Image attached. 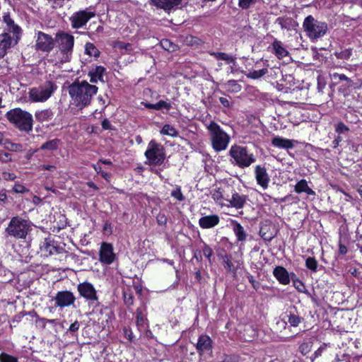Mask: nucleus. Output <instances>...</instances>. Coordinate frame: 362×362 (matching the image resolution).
I'll list each match as a JSON object with an SVG mask.
<instances>
[{
	"instance_id": "1",
	"label": "nucleus",
	"mask_w": 362,
	"mask_h": 362,
	"mask_svg": "<svg viewBox=\"0 0 362 362\" xmlns=\"http://www.w3.org/2000/svg\"><path fill=\"white\" fill-rule=\"evenodd\" d=\"M23 32L22 28L15 22L11 12H4L0 26V59L4 58L9 49L19 43Z\"/></svg>"
},
{
	"instance_id": "2",
	"label": "nucleus",
	"mask_w": 362,
	"mask_h": 362,
	"mask_svg": "<svg viewBox=\"0 0 362 362\" xmlns=\"http://www.w3.org/2000/svg\"><path fill=\"white\" fill-rule=\"evenodd\" d=\"M98 88L95 85L90 84L86 81H76L68 87L69 95L71 98V109L81 111L88 107L96 95Z\"/></svg>"
},
{
	"instance_id": "3",
	"label": "nucleus",
	"mask_w": 362,
	"mask_h": 362,
	"mask_svg": "<svg viewBox=\"0 0 362 362\" xmlns=\"http://www.w3.org/2000/svg\"><path fill=\"white\" fill-rule=\"evenodd\" d=\"M233 185H226L219 187L214 194V199L221 206L243 209L249 201L248 195L241 193Z\"/></svg>"
},
{
	"instance_id": "4",
	"label": "nucleus",
	"mask_w": 362,
	"mask_h": 362,
	"mask_svg": "<svg viewBox=\"0 0 362 362\" xmlns=\"http://www.w3.org/2000/svg\"><path fill=\"white\" fill-rule=\"evenodd\" d=\"M33 223L20 216H13L5 228L6 238L15 240H23L25 243H30L31 239L30 235L33 230Z\"/></svg>"
},
{
	"instance_id": "5",
	"label": "nucleus",
	"mask_w": 362,
	"mask_h": 362,
	"mask_svg": "<svg viewBox=\"0 0 362 362\" xmlns=\"http://www.w3.org/2000/svg\"><path fill=\"white\" fill-rule=\"evenodd\" d=\"M5 117L8 122L21 132L30 134L33 128V115L21 107L8 110Z\"/></svg>"
},
{
	"instance_id": "6",
	"label": "nucleus",
	"mask_w": 362,
	"mask_h": 362,
	"mask_svg": "<svg viewBox=\"0 0 362 362\" xmlns=\"http://www.w3.org/2000/svg\"><path fill=\"white\" fill-rule=\"evenodd\" d=\"M228 155L230 157V163L242 169L250 167L256 161L255 155L247 146L234 144L231 146Z\"/></svg>"
},
{
	"instance_id": "7",
	"label": "nucleus",
	"mask_w": 362,
	"mask_h": 362,
	"mask_svg": "<svg viewBox=\"0 0 362 362\" xmlns=\"http://www.w3.org/2000/svg\"><path fill=\"white\" fill-rule=\"evenodd\" d=\"M206 128L210 133L214 150L216 152L226 150L230 141L229 135L214 121H211Z\"/></svg>"
},
{
	"instance_id": "8",
	"label": "nucleus",
	"mask_w": 362,
	"mask_h": 362,
	"mask_svg": "<svg viewBox=\"0 0 362 362\" xmlns=\"http://www.w3.org/2000/svg\"><path fill=\"white\" fill-rule=\"evenodd\" d=\"M57 85L51 80L45 81L38 86L30 88L28 97L32 103H44L57 90Z\"/></svg>"
},
{
	"instance_id": "9",
	"label": "nucleus",
	"mask_w": 362,
	"mask_h": 362,
	"mask_svg": "<svg viewBox=\"0 0 362 362\" xmlns=\"http://www.w3.org/2000/svg\"><path fill=\"white\" fill-rule=\"evenodd\" d=\"M146 158V164L148 165H161L166 159V151L164 146L155 139H151L144 152Z\"/></svg>"
},
{
	"instance_id": "10",
	"label": "nucleus",
	"mask_w": 362,
	"mask_h": 362,
	"mask_svg": "<svg viewBox=\"0 0 362 362\" xmlns=\"http://www.w3.org/2000/svg\"><path fill=\"white\" fill-rule=\"evenodd\" d=\"M303 27L312 42L323 37L328 30L327 23L319 21L311 15L304 19Z\"/></svg>"
},
{
	"instance_id": "11",
	"label": "nucleus",
	"mask_w": 362,
	"mask_h": 362,
	"mask_svg": "<svg viewBox=\"0 0 362 362\" xmlns=\"http://www.w3.org/2000/svg\"><path fill=\"white\" fill-rule=\"evenodd\" d=\"M55 43L57 44L61 54L69 61L74 50V37L66 32L59 31L56 33Z\"/></svg>"
},
{
	"instance_id": "12",
	"label": "nucleus",
	"mask_w": 362,
	"mask_h": 362,
	"mask_svg": "<svg viewBox=\"0 0 362 362\" xmlns=\"http://www.w3.org/2000/svg\"><path fill=\"white\" fill-rule=\"evenodd\" d=\"M62 250L63 248L58 245L57 241H55L51 237L45 238L40 243V253L42 257H48L54 255L59 254Z\"/></svg>"
},
{
	"instance_id": "13",
	"label": "nucleus",
	"mask_w": 362,
	"mask_h": 362,
	"mask_svg": "<svg viewBox=\"0 0 362 362\" xmlns=\"http://www.w3.org/2000/svg\"><path fill=\"white\" fill-rule=\"evenodd\" d=\"M95 16L94 11L87 10H81L74 13L69 18L72 28L78 29L83 27Z\"/></svg>"
},
{
	"instance_id": "14",
	"label": "nucleus",
	"mask_w": 362,
	"mask_h": 362,
	"mask_svg": "<svg viewBox=\"0 0 362 362\" xmlns=\"http://www.w3.org/2000/svg\"><path fill=\"white\" fill-rule=\"evenodd\" d=\"M35 47L36 49L42 52L49 53L54 47L55 37L39 31L37 34Z\"/></svg>"
},
{
	"instance_id": "15",
	"label": "nucleus",
	"mask_w": 362,
	"mask_h": 362,
	"mask_svg": "<svg viewBox=\"0 0 362 362\" xmlns=\"http://www.w3.org/2000/svg\"><path fill=\"white\" fill-rule=\"evenodd\" d=\"M52 300L54 301V308H64L74 305L76 298L71 291L66 290L58 291L52 298Z\"/></svg>"
},
{
	"instance_id": "16",
	"label": "nucleus",
	"mask_w": 362,
	"mask_h": 362,
	"mask_svg": "<svg viewBox=\"0 0 362 362\" xmlns=\"http://www.w3.org/2000/svg\"><path fill=\"white\" fill-rule=\"evenodd\" d=\"M116 259V255L114 252V247L112 243L103 242L99 250V261L103 264L110 265L112 264Z\"/></svg>"
},
{
	"instance_id": "17",
	"label": "nucleus",
	"mask_w": 362,
	"mask_h": 362,
	"mask_svg": "<svg viewBox=\"0 0 362 362\" xmlns=\"http://www.w3.org/2000/svg\"><path fill=\"white\" fill-rule=\"evenodd\" d=\"M77 291L81 297L86 300L97 301L98 296L93 285L88 281H83L77 286Z\"/></svg>"
},
{
	"instance_id": "18",
	"label": "nucleus",
	"mask_w": 362,
	"mask_h": 362,
	"mask_svg": "<svg viewBox=\"0 0 362 362\" xmlns=\"http://www.w3.org/2000/svg\"><path fill=\"white\" fill-rule=\"evenodd\" d=\"M213 340L206 334H202L199 336L197 342L195 344L197 352L199 356H202L205 354H211L213 350Z\"/></svg>"
},
{
	"instance_id": "19",
	"label": "nucleus",
	"mask_w": 362,
	"mask_h": 362,
	"mask_svg": "<svg viewBox=\"0 0 362 362\" xmlns=\"http://www.w3.org/2000/svg\"><path fill=\"white\" fill-rule=\"evenodd\" d=\"M216 256L223 262V267L227 272L235 274L237 273L238 267H235L232 262V256L228 254L226 250L223 247H218L216 249Z\"/></svg>"
},
{
	"instance_id": "20",
	"label": "nucleus",
	"mask_w": 362,
	"mask_h": 362,
	"mask_svg": "<svg viewBox=\"0 0 362 362\" xmlns=\"http://www.w3.org/2000/svg\"><path fill=\"white\" fill-rule=\"evenodd\" d=\"M255 175L257 183L263 189H267L270 182V177L265 166L260 165H256L255 168Z\"/></svg>"
},
{
	"instance_id": "21",
	"label": "nucleus",
	"mask_w": 362,
	"mask_h": 362,
	"mask_svg": "<svg viewBox=\"0 0 362 362\" xmlns=\"http://www.w3.org/2000/svg\"><path fill=\"white\" fill-rule=\"evenodd\" d=\"M220 223V217L217 214L206 215L199 219V226L202 229L214 228Z\"/></svg>"
},
{
	"instance_id": "22",
	"label": "nucleus",
	"mask_w": 362,
	"mask_h": 362,
	"mask_svg": "<svg viewBox=\"0 0 362 362\" xmlns=\"http://www.w3.org/2000/svg\"><path fill=\"white\" fill-rule=\"evenodd\" d=\"M150 1L151 4L165 11H170L182 3V0H150Z\"/></svg>"
},
{
	"instance_id": "23",
	"label": "nucleus",
	"mask_w": 362,
	"mask_h": 362,
	"mask_svg": "<svg viewBox=\"0 0 362 362\" xmlns=\"http://www.w3.org/2000/svg\"><path fill=\"white\" fill-rule=\"evenodd\" d=\"M273 275L279 284L288 285L290 284V274L282 266H276L273 270Z\"/></svg>"
},
{
	"instance_id": "24",
	"label": "nucleus",
	"mask_w": 362,
	"mask_h": 362,
	"mask_svg": "<svg viewBox=\"0 0 362 362\" xmlns=\"http://www.w3.org/2000/svg\"><path fill=\"white\" fill-rule=\"evenodd\" d=\"M271 52L279 59H281L285 57H287L289 54L288 51L284 47L283 43L277 40L274 39L271 45Z\"/></svg>"
},
{
	"instance_id": "25",
	"label": "nucleus",
	"mask_w": 362,
	"mask_h": 362,
	"mask_svg": "<svg viewBox=\"0 0 362 362\" xmlns=\"http://www.w3.org/2000/svg\"><path fill=\"white\" fill-rule=\"evenodd\" d=\"M106 71V69L103 66H96L95 69H93L88 71V76H90V82L96 83L98 81L104 83L103 79L104 74Z\"/></svg>"
},
{
	"instance_id": "26",
	"label": "nucleus",
	"mask_w": 362,
	"mask_h": 362,
	"mask_svg": "<svg viewBox=\"0 0 362 362\" xmlns=\"http://www.w3.org/2000/svg\"><path fill=\"white\" fill-rule=\"evenodd\" d=\"M294 191L297 194L306 193L308 196H315V192L308 185V182L305 179H301L294 186Z\"/></svg>"
},
{
	"instance_id": "27",
	"label": "nucleus",
	"mask_w": 362,
	"mask_h": 362,
	"mask_svg": "<svg viewBox=\"0 0 362 362\" xmlns=\"http://www.w3.org/2000/svg\"><path fill=\"white\" fill-rule=\"evenodd\" d=\"M233 226V231L238 242H244L247 240V234L243 226L237 221L233 220L231 221Z\"/></svg>"
},
{
	"instance_id": "28",
	"label": "nucleus",
	"mask_w": 362,
	"mask_h": 362,
	"mask_svg": "<svg viewBox=\"0 0 362 362\" xmlns=\"http://www.w3.org/2000/svg\"><path fill=\"white\" fill-rule=\"evenodd\" d=\"M272 145L274 147L284 149H290L294 146L292 140L279 136L272 139Z\"/></svg>"
},
{
	"instance_id": "29",
	"label": "nucleus",
	"mask_w": 362,
	"mask_h": 362,
	"mask_svg": "<svg viewBox=\"0 0 362 362\" xmlns=\"http://www.w3.org/2000/svg\"><path fill=\"white\" fill-rule=\"evenodd\" d=\"M141 105L149 110H161L163 109H165L166 110H169L172 108L171 103L164 100H159L155 104L148 102H141Z\"/></svg>"
},
{
	"instance_id": "30",
	"label": "nucleus",
	"mask_w": 362,
	"mask_h": 362,
	"mask_svg": "<svg viewBox=\"0 0 362 362\" xmlns=\"http://www.w3.org/2000/svg\"><path fill=\"white\" fill-rule=\"evenodd\" d=\"M35 116L39 122L42 123L51 120L54 117V112L50 108H47L37 111Z\"/></svg>"
},
{
	"instance_id": "31",
	"label": "nucleus",
	"mask_w": 362,
	"mask_h": 362,
	"mask_svg": "<svg viewBox=\"0 0 362 362\" xmlns=\"http://www.w3.org/2000/svg\"><path fill=\"white\" fill-rule=\"evenodd\" d=\"M146 311V308L144 304L141 307H139L136 310V324L137 327H144L145 324V321L147 320L146 317L145 313Z\"/></svg>"
},
{
	"instance_id": "32",
	"label": "nucleus",
	"mask_w": 362,
	"mask_h": 362,
	"mask_svg": "<svg viewBox=\"0 0 362 362\" xmlns=\"http://www.w3.org/2000/svg\"><path fill=\"white\" fill-rule=\"evenodd\" d=\"M275 23L279 25L282 30H290L295 21L290 17L282 16L278 17Z\"/></svg>"
},
{
	"instance_id": "33",
	"label": "nucleus",
	"mask_w": 362,
	"mask_h": 362,
	"mask_svg": "<svg viewBox=\"0 0 362 362\" xmlns=\"http://www.w3.org/2000/svg\"><path fill=\"white\" fill-rule=\"evenodd\" d=\"M160 133L162 135H166L171 137H177L179 136L178 130L169 124H164L160 129Z\"/></svg>"
},
{
	"instance_id": "34",
	"label": "nucleus",
	"mask_w": 362,
	"mask_h": 362,
	"mask_svg": "<svg viewBox=\"0 0 362 362\" xmlns=\"http://www.w3.org/2000/svg\"><path fill=\"white\" fill-rule=\"evenodd\" d=\"M287 320L291 326L297 327L301 323L303 318L300 317L296 311H289V313L287 315Z\"/></svg>"
},
{
	"instance_id": "35",
	"label": "nucleus",
	"mask_w": 362,
	"mask_h": 362,
	"mask_svg": "<svg viewBox=\"0 0 362 362\" xmlns=\"http://www.w3.org/2000/svg\"><path fill=\"white\" fill-rule=\"evenodd\" d=\"M209 54L214 57L217 60H223L227 64H231L234 62V58L232 56L228 55L225 52H209Z\"/></svg>"
},
{
	"instance_id": "36",
	"label": "nucleus",
	"mask_w": 362,
	"mask_h": 362,
	"mask_svg": "<svg viewBox=\"0 0 362 362\" xmlns=\"http://www.w3.org/2000/svg\"><path fill=\"white\" fill-rule=\"evenodd\" d=\"M61 141L59 139H54L52 140L47 141L42 144L40 150H49L55 151L58 148Z\"/></svg>"
},
{
	"instance_id": "37",
	"label": "nucleus",
	"mask_w": 362,
	"mask_h": 362,
	"mask_svg": "<svg viewBox=\"0 0 362 362\" xmlns=\"http://www.w3.org/2000/svg\"><path fill=\"white\" fill-rule=\"evenodd\" d=\"M268 72V69L267 68H263L260 69H250L248 71V73L246 74L247 78L252 79H258L262 77Z\"/></svg>"
},
{
	"instance_id": "38",
	"label": "nucleus",
	"mask_w": 362,
	"mask_h": 362,
	"mask_svg": "<svg viewBox=\"0 0 362 362\" xmlns=\"http://www.w3.org/2000/svg\"><path fill=\"white\" fill-rule=\"evenodd\" d=\"M85 53L95 58L98 57L100 54L99 49L95 46V45L90 42H86L85 45Z\"/></svg>"
},
{
	"instance_id": "39",
	"label": "nucleus",
	"mask_w": 362,
	"mask_h": 362,
	"mask_svg": "<svg viewBox=\"0 0 362 362\" xmlns=\"http://www.w3.org/2000/svg\"><path fill=\"white\" fill-rule=\"evenodd\" d=\"M4 146L7 150L10 151L21 152L23 151L22 144L13 143L8 139H6Z\"/></svg>"
},
{
	"instance_id": "40",
	"label": "nucleus",
	"mask_w": 362,
	"mask_h": 362,
	"mask_svg": "<svg viewBox=\"0 0 362 362\" xmlns=\"http://www.w3.org/2000/svg\"><path fill=\"white\" fill-rule=\"evenodd\" d=\"M262 2H264V0H238V6L243 10H247Z\"/></svg>"
},
{
	"instance_id": "41",
	"label": "nucleus",
	"mask_w": 362,
	"mask_h": 362,
	"mask_svg": "<svg viewBox=\"0 0 362 362\" xmlns=\"http://www.w3.org/2000/svg\"><path fill=\"white\" fill-rule=\"evenodd\" d=\"M305 267L308 269L310 270L312 272L315 273L318 271V262L313 257H308L305 259Z\"/></svg>"
},
{
	"instance_id": "42",
	"label": "nucleus",
	"mask_w": 362,
	"mask_h": 362,
	"mask_svg": "<svg viewBox=\"0 0 362 362\" xmlns=\"http://www.w3.org/2000/svg\"><path fill=\"white\" fill-rule=\"evenodd\" d=\"M160 43V46L165 50H166L169 52H173L176 51L178 48V46L176 44L173 43L168 39H163Z\"/></svg>"
},
{
	"instance_id": "43",
	"label": "nucleus",
	"mask_w": 362,
	"mask_h": 362,
	"mask_svg": "<svg viewBox=\"0 0 362 362\" xmlns=\"http://www.w3.org/2000/svg\"><path fill=\"white\" fill-rule=\"evenodd\" d=\"M226 88L231 93H238L241 90V86L235 80H229L225 83Z\"/></svg>"
},
{
	"instance_id": "44",
	"label": "nucleus",
	"mask_w": 362,
	"mask_h": 362,
	"mask_svg": "<svg viewBox=\"0 0 362 362\" xmlns=\"http://www.w3.org/2000/svg\"><path fill=\"white\" fill-rule=\"evenodd\" d=\"M123 300L124 304L129 307L134 304V295L130 289L124 290L122 292Z\"/></svg>"
},
{
	"instance_id": "45",
	"label": "nucleus",
	"mask_w": 362,
	"mask_h": 362,
	"mask_svg": "<svg viewBox=\"0 0 362 362\" xmlns=\"http://www.w3.org/2000/svg\"><path fill=\"white\" fill-rule=\"evenodd\" d=\"M29 192V189L27 188L24 185L20 183L19 182H16L10 190V192L16 193V194H25Z\"/></svg>"
},
{
	"instance_id": "46",
	"label": "nucleus",
	"mask_w": 362,
	"mask_h": 362,
	"mask_svg": "<svg viewBox=\"0 0 362 362\" xmlns=\"http://www.w3.org/2000/svg\"><path fill=\"white\" fill-rule=\"evenodd\" d=\"M313 347V341H303L302 344L299 346V351L300 354L303 356H306L308 354H309Z\"/></svg>"
},
{
	"instance_id": "47",
	"label": "nucleus",
	"mask_w": 362,
	"mask_h": 362,
	"mask_svg": "<svg viewBox=\"0 0 362 362\" xmlns=\"http://www.w3.org/2000/svg\"><path fill=\"white\" fill-rule=\"evenodd\" d=\"M202 252L203 255L208 259L209 262H211V257L214 254L212 248L206 243H203Z\"/></svg>"
},
{
	"instance_id": "48",
	"label": "nucleus",
	"mask_w": 362,
	"mask_h": 362,
	"mask_svg": "<svg viewBox=\"0 0 362 362\" xmlns=\"http://www.w3.org/2000/svg\"><path fill=\"white\" fill-rule=\"evenodd\" d=\"M0 362H18V358L6 352H1L0 354Z\"/></svg>"
},
{
	"instance_id": "49",
	"label": "nucleus",
	"mask_w": 362,
	"mask_h": 362,
	"mask_svg": "<svg viewBox=\"0 0 362 362\" xmlns=\"http://www.w3.org/2000/svg\"><path fill=\"white\" fill-rule=\"evenodd\" d=\"M335 132L339 135L349 131V127L344 122H339L334 125Z\"/></svg>"
},
{
	"instance_id": "50",
	"label": "nucleus",
	"mask_w": 362,
	"mask_h": 362,
	"mask_svg": "<svg viewBox=\"0 0 362 362\" xmlns=\"http://www.w3.org/2000/svg\"><path fill=\"white\" fill-rule=\"evenodd\" d=\"M122 332L124 338H126L129 342L133 341L134 336L130 327H124Z\"/></svg>"
},
{
	"instance_id": "51",
	"label": "nucleus",
	"mask_w": 362,
	"mask_h": 362,
	"mask_svg": "<svg viewBox=\"0 0 362 362\" xmlns=\"http://www.w3.org/2000/svg\"><path fill=\"white\" fill-rule=\"evenodd\" d=\"M327 345L324 344L323 345L320 346L310 356V360L312 361H314L316 358H319L322 356L324 351L327 349Z\"/></svg>"
},
{
	"instance_id": "52",
	"label": "nucleus",
	"mask_w": 362,
	"mask_h": 362,
	"mask_svg": "<svg viewBox=\"0 0 362 362\" xmlns=\"http://www.w3.org/2000/svg\"><path fill=\"white\" fill-rule=\"evenodd\" d=\"M171 196L180 202L185 200V197L180 187H177L171 192Z\"/></svg>"
},
{
	"instance_id": "53",
	"label": "nucleus",
	"mask_w": 362,
	"mask_h": 362,
	"mask_svg": "<svg viewBox=\"0 0 362 362\" xmlns=\"http://www.w3.org/2000/svg\"><path fill=\"white\" fill-rule=\"evenodd\" d=\"M333 76L334 79L338 78L339 81H346L348 87H351L353 86V81L351 78H348L345 74H334Z\"/></svg>"
},
{
	"instance_id": "54",
	"label": "nucleus",
	"mask_w": 362,
	"mask_h": 362,
	"mask_svg": "<svg viewBox=\"0 0 362 362\" xmlns=\"http://www.w3.org/2000/svg\"><path fill=\"white\" fill-rule=\"evenodd\" d=\"M16 177V175L13 173H10L6 170L1 173V178L5 181H14Z\"/></svg>"
},
{
	"instance_id": "55",
	"label": "nucleus",
	"mask_w": 362,
	"mask_h": 362,
	"mask_svg": "<svg viewBox=\"0 0 362 362\" xmlns=\"http://www.w3.org/2000/svg\"><path fill=\"white\" fill-rule=\"evenodd\" d=\"M295 288L300 293H305L306 295L310 296V293L308 290H306L304 283L301 281V284H299L298 282H296V284H293Z\"/></svg>"
},
{
	"instance_id": "56",
	"label": "nucleus",
	"mask_w": 362,
	"mask_h": 362,
	"mask_svg": "<svg viewBox=\"0 0 362 362\" xmlns=\"http://www.w3.org/2000/svg\"><path fill=\"white\" fill-rule=\"evenodd\" d=\"M247 278L249 282L251 284L252 288L255 291H257L260 287V283L259 281H256L255 277L250 274H248V275L247 276Z\"/></svg>"
},
{
	"instance_id": "57",
	"label": "nucleus",
	"mask_w": 362,
	"mask_h": 362,
	"mask_svg": "<svg viewBox=\"0 0 362 362\" xmlns=\"http://www.w3.org/2000/svg\"><path fill=\"white\" fill-rule=\"evenodd\" d=\"M167 217L164 214L159 213L156 216V221L159 226H164L167 223Z\"/></svg>"
},
{
	"instance_id": "58",
	"label": "nucleus",
	"mask_w": 362,
	"mask_h": 362,
	"mask_svg": "<svg viewBox=\"0 0 362 362\" xmlns=\"http://www.w3.org/2000/svg\"><path fill=\"white\" fill-rule=\"evenodd\" d=\"M8 203V196L6 194V191L5 189H2L0 190V204L2 206H5Z\"/></svg>"
},
{
	"instance_id": "59",
	"label": "nucleus",
	"mask_w": 362,
	"mask_h": 362,
	"mask_svg": "<svg viewBox=\"0 0 362 362\" xmlns=\"http://www.w3.org/2000/svg\"><path fill=\"white\" fill-rule=\"evenodd\" d=\"M103 230L104 233L107 235H111L112 233V223L110 221L107 220L104 222Z\"/></svg>"
},
{
	"instance_id": "60",
	"label": "nucleus",
	"mask_w": 362,
	"mask_h": 362,
	"mask_svg": "<svg viewBox=\"0 0 362 362\" xmlns=\"http://www.w3.org/2000/svg\"><path fill=\"white\" fill-rule=\"evenodd\" d=\"M259 235L266 242H270L274 238V235L272 234H267V233L264 232V228L260 229Z\"/></svg>"
},
{
	"instance_id": "61",
	"label": "nucleus",
	"mask_w": 362,
	"mask_h": 362,
	"mask_svg": "<svg viewBox=\"0 0 362 362\" xmlns=\"http://www.w3.org/2000/svg\"><path fill=\"white\" fill-rule=\"evenodd\" d=\"M348 252L347 247L342 243L341 238L339 240L338 253L340 255H345Z\"/></svg>"
},
{
	"instance_id": "62",
	"label": "nucleus",
	"mask_w": 362,
	"mask_h": 362,
	"mask_svg": "<svg viewBox=\"0 0 362 362\" xmlns=\"http://www.w3.org/2000/svg\"><path fill=\"white\" fill-rule=\"evenodd\" d=\"M326 83L324 78L321 76L317 77V90L319 92H322L323 89L325 88Z\"/></svg>"
},
{
	"instance_id": "63",
	"label": "nucleus",
	"mask_w": 362,
	"mask_h": 362,
	"mask_svg": "<svg viewBox=\"0 0 362 362\" xmlns=\"http://www.w3.org/2000/svg\"><path fill=\"white\" fill-rule=\"evenodd\" d=\"M101 125L103 130H112L113 129L112 125L107 118L102 121Z\"/></svg>"
},
{
	"instance_id": "64",
	"label": "nucleus",
	"mask_w": 362,
	"mask_h": 362,
	"mask_svg": "<svg viewBox=\"0 0 362 362\" xmlns=\"http://www.w3.org/2000/svg\"><path fill=\"white\" fill-rule=\"evenodd\" d=\"M238 359L235 355H224L223 359L219 362H237Z\"/></svg>"
}]
</instances>
